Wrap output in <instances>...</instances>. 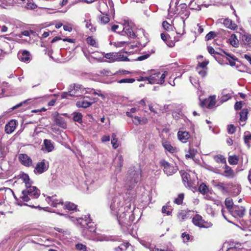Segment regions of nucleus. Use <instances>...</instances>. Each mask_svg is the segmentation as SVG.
I'll return each instance as SVG.
<instances>
[{
  "label": "nucleus",
  "mask_w": 251,
  "mask_h": 251,
  "mask_svg": "<svg viewBox=\"0 0 251 251\" xmlns=\"http://www.w3.org/2000/svg\"><path fill=\"white\" fill-rule=\"evenodd\" d=\"M244 143L248 146H250V141H251V133L249 131H246L244 135Z\"/></svg>",
  "instance_id": "obj_37"
},
{
  "label": "nucleus",
  "mask_w": 251,
  "mask_h": 251,
  "mask_svg": "<svg viewBox=\"0 0 251 251\" xmlns=\"http://www.w3.org/2000/svg\"><path fill=\"white\" fill-rule=\"evenodd\" d=\"M192 223L195 226L201 228L202 223H203V219L201 216L196 214L192 219Z\"/></svg>",
  "instance_id": "obj_23"
},
{
  "label": "nucleus",
  "mask_w": 251,
  "mask_h": 251,
  "mask_svg": "<svg viewBox=\"0 0 251 251\" xmlns=\"http://www.w3.org/2000/svg\"><path fill=\"white\" fill-rule=\"evenodd\" d=\"M222 50H220V52H218L216 51L214 49L211 47V46H208L207 47V50L208 52L211 54L213 56H214L216 59V55H221L222 56H224V55L222 54V52L221 51Z\"/></svg>",
  "instance_id": "obj_35"
},
{
  "label": "nucleus",
  "mask_w": 251,
  "mask_h": 251,
  "mask_svg": "<svg viewBox=\"0 0 251 251\" xmlns=\"http://www.w3.org/2000/svg\"><path fill=\"white\" fill-rule=\"evenodd\" d=\"M181 237L184 242H188L190 239L189 234L185 232L182 233Z\"/></svg>",
  "instance_id": "obj_59"
},
{
  "label": "nucleus",
  "mask_w": 251,
  "mask_h": 251,
  "mask_svg": "<svg viewBox=\"0 0 251 251\" xmlns=\"http://www.w3.org/2000/svg\"><path fill=\"white\" fill-rule=\"evenodd\" d=\"M177 136L178 139L183 143H186L191 136L189 132L183 130H179Z\"/></svg>",
  "instance_id": "obj_10"
},
{
  "label": "nucleus",
  "mask_w": 251,
  "mask_h": 251,
  "mask_svg": "<svg viewBox=\"0 0 251 251\" xmlns=\"http://www.w3.org/2000/svg\"><path fill=\"white\" fill-rule=\"evenodd\" d=\"M20 178L25 183L26 188H29L31 187V184L29 182L30 178L29 176L25 173H22L20 174Z\"/></svg>",
  "instance_id": "obj_24"
},
{
  "label": "nucleus",
  "mask_w": 251,
  "mask_h": 251,
  "mask_svg": "<svg viewBox=\"0 0 251 251\" xmlns=\"http://www.w3.org/2000/svg\"><path fill=\"white\" fill-rule=\"evenodd\" d=\"M49 165L48 161L43 159L41 161L38 162L34 170L35 174H41L49 169Z\"/></svg>",
  "instance_id": "obj_6"
},
{
  "label": "nucleus",
  "mask_w": 251,
  "mask_h": 251,
  "mask_svg": "<svg viewBox=\"0 0 251 251\" xmlns=\"http://www.w3.org/2000/svg\"><path fill=\"white\" fill-rule=\"evenodd\" d=\"M31 101L30 99H28L16 105L15 106H13L11 109L12 110H14L18 108L21 107V111H25V110L30 108L31 106Z\"/></svg>",
  "instance_id": "obj_11"
},
{
  "label": "nucleus",
  "mask_w": 251,
  "mask_h": 251,
  "mask_svg": "<svg viewBox=\"0 0 251 251\" xmlns=\"http://www.w3.org/2000/svg\"><path fill=\"white\" fill-rule=\"evenodd\" d=\"M47 201L53 207H56L58 204H63V202L61 199H58L56 198V196H52L51 197H48Z\"/></svg>",
  "instance_id": "obj_14"
},
{
  "label": "nucleus",
  "mask_w": 251,
  "mask_h": 251,
  "mask_svg": "<svg viewBox=\"0 0 251 251\" xmlns=\"http://www.w3.org/2000/svg\"><path fill=\"white\" fill-rule=\"evenodd\" d=\"M179 173L181 175L182 182L184 185L190 188L192 186V184L190 181V175L184 170L180 171Z\"/></svg>",
  "instance_id": "obj_12"
},
{
  "label": "nucleus",
  "mask_w": 251,
  "mask_h": 251,
  "mask_svg": "<svg viewBox=\"0 0 251 251\" xmlns=\"http://www.w3.org/2000/svg\"><path fill=\"white\" fill-rule=\"evenodd\" d=\"M165 74H161L159 72L151 74L148 76V81L151 84H163L164 82Z\"/></svg>",
  "instance_id": "obj_4"
},
{
  "label": "nucleus",
  "mask_w": 251,
  "mask_h": 251,
  "mask_svg": "<svg viewBox=\"0 0 251 251\" xmlns=\"http://www.w3.org/2000/svg\"><path fill=\"white\" fill-rule=\"evenodd\" d=\"M207 69H201V70H197L199 73V74L202 77L206 76L207 75Z\"/></svg>",
  "instance_id": "obj_61"
},
{
  "label": "nucleus",
  "mask_w": 251,
  "mask_h": 251,
  "mask_svg": "<svg viewBox=\"0 0 251 251\" xmlns=\"http://www.w3.org/2000/svg\"><path fill=\"white\" fill-rule=\"evenodd\" d=\"M135 79L134 78H123L118 81L119 83H132L135 82Z\"/></svg>",
  "instance_id": "obj_53"
},
{
  "label": "nucleus",
  "mask_w": 251,
  "mask_h": 251,
  "mask_svg": "<svg viewBox=\"0 0 251 251\" xmlns=\"http://www.w3.org/2000/svg\"><path fill=\"white\" fill-rule=\"evenodd\" d=\"M16 126V121L15 120H11L5 126V131L6 133L10 134L15 129Z\"/></svg>",
  "instance_id": "obj_16"
},
{
  "label": "nucleus",
  "mask_w": 251,
  "mask_h": 251,
  "mask_svg": "<svg viewBox=\"0 0 251 251\" xmlns=\"http://www.w3.org/2000/svg\"><path fill=\"white\" fill-rule=\"evenodd\" d=\"M82 115L80 113H74V115L73 117V120L75 122H77L79 123H81L82 122Z\"/></svg>",
  "instance_id": "obj_48"
},
{
  "label": "nucleus",
  "mask_w": 251,
  "mask_h": 251,
  "mask_svg": "<svg viewBox=\"0 0 251 251\" xmlns=\"http://www.w3.org/2000/svg\"><path fill=\"white\" fill-rule=\"evenodd\" d=\"M249 110L247 108H244L240 112V121L241 122H246L248 119Z\"/></svg>",
  "instance_id": "obj_33"
},
{
  "label": "nucleus",
  "mask_w": 251,
  "mask_h": 251,
  "mask_svg": "<svg viewBox=\"0 0 251 251\" xmlns=\"http://www.w3.org/2000/svg\"><path fill=\"white\" fill-rule=\"evenodd\" d=\"M75 249L79 251H87V247L85 245L81 244L78 243L75 246Z\"/></svg>",
  "instance_id": "obj_50"
},
{
  "label": "nucleus",
  "mask_w": 251,
  "mask_h": 251,
  "mask_svg": "<svg viewBox=\"0 0 251 251\" xmlns=\"http://www.w3.org/2000/svg\"><path fill=\"white\" fill-rule=\"evenodd\" d=\"M85 22H86V27L87 28H89L92 32H93L96 31V28L93 27V25L90 20L89 21H85Z\"/></svg>",
  "instance_id": "obj_56"
},
{
  "label": "nucleus",
  "mask_w": 251,
  "mask_h": 251,
  "mask_svg": "<svg viewBox=\"0 0 251 251\" xmlns=\"http://www.w3.org/2000/svg\"><path fill=\"white\" fill-rule=\"evenodd\" d=\"M242 101H237L234 105V109L235 110H240L242 107Z\"/></svg>",
  "instance_id": "obj_60"
},
{
  "label": "nucleus",
  "mask_w": 251,
  "mask_h": 251,
  "mask_svg": "<svg viewBox=\"0 0 251 251\" xmlns=\"http://www.w3.org/2000/svg\"><path fill=\"white\" fill-rule=\"evenodd\" d=\"M40 195V191L35 186H32V196L37 198Z\"/></svg>",
  "instance_id": "obj_51"
},
{
  "label": "nucleus",
  "mask_w": 251,
  "mask_h": 251,
  "mask_svg": "<svg viewBox=\"0 0 251 251\" xmlns=\"http://www.w3.org/2000/svg\"><path fill=\"white\" fill-rule=\"evenodd\" d=\"M117 135L115 133H113L112 135L111 144H112L113 148L115 149L118 147V139L116 137Z\"/></svg>",
  "instance_id": "obj_46"
},
{
  "label": "nucleus",
  "mask_w": 251,
  "mask_h": 251,
  "mask_svg": "<svg viewBox=\"0 0 251 251\" xmlns=\"http://www.w3.org/2000/svg\"><path fill=\"white\" fill-rule=\"evenodd\" d=\"M44 145L46 150L48 152H50L54 149V146L50 140L45 139L44 140Z\"/></svg>",
  "instance_id": "obj_29"
},
{
  "label": "nucleus",
  "mask_w": 251,
  "mask_h": 251,
  "mask_svg": "<svg viewBox=\"0 0 251 251\" xmlns=\"http://www.w3.org/2000/svg\"><path fill=\"white\" fill-rule=\"evenodd\" d=\"M208 100L207 99H205L201 101L200 103V105L202 107H206L208 108Z\"/></svg>",
  "instance_id": "obj_62"
},
{
  "label": "nucleus",
  "mask_w": 251,
  "mask_h": 251,
  "mask_svg": "<svg viewBox=\"0 0 251 251\" xmlns=\"http://www.w3.org/2000/svg\"><path fill=\"white\" fill-rule=\"evenodd\" d=\"M229 185V183L225 184L223 182H219L217 184L216 186L218 187L219 189L223 191H226Z\"/></svg>",
  "instance_id": "obj_45"
},
{
  "label": "nucleus",
  "mask_w": 251,
  "mask_h": 251,
  "mask_svg": "<svg viewBox=\"0 0 251 251\" xmlns=\"http://www.w3.org/2000/svg\"><path fill=\"white\" fill-rule=\"evenodd\" d=\"M160 167L163 168V171L167 176H171L176 173L177 170V166H174L172 164L162 159L159 161Z\"/></svg>",
  "instance_id": "obj_2"
},
{
  "label": "nucleus",
  "mask_w": 251,
  "mask_h": 251,
  "mask_svg": "<svg viewBox=\"0 0 251 251\" xmlns=\"http://www.w3.org/2000/svg\"><path fill=\"white\" fill-rule=\"evenodd\" d=\"M63 205H64V209L69 211L76 212L78 210L77 205L71 201H66L65 203H63Z\"/></svg>",
  "instance_id": "obj_22"
},
{
  "label": "nucleus",
  "mask_w": 251,
  "mask_h": 251,
  "mask_svg": "<svg viewBox=\"0 0 251 251\" xmlns=\"http://www.w3.org/2000/svg\"><path fill=\"white\" fill-rule=\"evenodd\" d=\"M221 51L226 55L225 58L228 61L229 64L231 66H234L236 65L235 61L237 60L235 57L234 55H231V54L228 53L224 50H221Z\"/></svg>",
  "instance_id": "obj_21"
},
{
  "label": "nucleus",
  "mask_w": 251,
  "mask_h": 251,
  "mask_svg": "<svg viewBox=\"0 0 251 251\" xmlns=\"http://www.w3.org/2000/svg\"><path fill=\"white\" fill-rule=\"evenodd\" d=\"M213 226V224L211 222H208L207 221H205L203 220V223L202 224V226L201 228H210Z\"/></svg>",
  "instance_id": "obj_58"
},
{
  "label": "nucleus",
  "mask_w": 251,
  "mask_h": 251,
  "mask_svg": "<svg viewBox=\"0 0 251 251\" xmlns=\"http://www.w3.org/2000/svg\"><path fill=\"white\" fill-rule=\"evenodd\" d=\"M216 36V34L214 31H210L205 36V40L207 41L213 39Z\"/></svg>",
  "instance_id": "obj_55"
},
{
  "label": "nucleus",
  "mask_w": 251,
  "mask_h": 251,
  "mask_svg": "<svg viewBox=\"0 0 251 251\" xmlns=\"http://www.w3.org/2000/svg\"><path fill=\"white\" fill-rule=\"evenodd\" d=\"M54 122L56 125L62 128H66L67 127V124L65 121L58 113H57L54 117Z\"/></svg>",
  "instance_id": "obj_17"
},
{
  "label": "nucleus",
  "mask_w": 251,
  "mask_h": 251,
  "mask_svg": "<svg viewBox=\"0 0 251 251\" xmlns=\"http://www.w3.org/2000/svg\"><path fill=\"white\" fill-rule=\"evenodd\" d=\"M229 43L234 47H237L239 44V41L237 36L235 34H232L229 38Z\"/></svg>",
  "instance_id": "obj_32"
},
{
  "label": "nucleus",
  "mask_w": 251,
  "mask_h": 251,
  "mask_svg": "<svg viewBox=\"0 0 251 251\" xmlns=\"http://www.w3.org/2000/svg\"><path fill=\"white\" fill-rule=\"evenodd\" d=\"M223 24L226 27L230 29L235 30L237 29V25L229 18L224 19Z\"/></svg>",
  "instance_id": "obj_18"
},
{
  "label": "nucleus",
  "mask_w": 251,
  "mask_h": 251,
  "mask_svg": "<svg viewBox=\"0 0 251 251\" xmlns=\"http://www.w3.org/2000/svg\"><path fill=\"white\" fill-rule=\"evenodd\" d=\"M116 57V61H127L129 60L127 56H125L121 53L117 52Z\"/></svg>",
  "instance_id": "obj_44"
},
{
  "label": "nucleus",
  "mask_w": 251,
  "mask_h": 251,
  "mask_svg": "<svg viewBox=\"0 0 251 251\" xmlns=\"http://www.w3.org/2000/svg\"><path fill=\"white\" fill-rule=\"evenodd\" d=\"M184 198V195L183 193L179 194L177 197L175 199L174 202L177 205L181 204L183 202V201Z\"/></svg>",
  "instance_id": "obj_43"
},
{
  "label": "nucleus",
  "mask_w": 251,
  "mask_h": 251,
  "mask_svg": "<svg viewBox=\"0 0 251 251\" xmlns=\"http://www.w3.org/2000/svg\"><path fill=\"white\" fill-rule=\"evenodd\" d=\"M138 110V109L135 107L132 108L130 109V111H127L126 112V115L127 116L134 118V116L132 115L133 113H134L136 111Z\"/></svg>",
  "instance_id": "obj_54"
},
{
  "label": "nucleus",
  "mask_w": 251,
  "mask_h": 251,
  "mask_svg": "<svg viewBox=\"0 0 251 251\" xmlns=\"http://www.w3.org/2000/svg\"><path fill=\"white\" fill-rule=\"evenodd\" d=\"M162 145L163 148L170 153H174L177 152V149L175 147L171 145L170 143L167 141H164L162 142Z\"/></svg>",
  "instance_id": "obj_15"
},
{
  "label": "nucleus",
  "mask_w": 251,
  "mask_h": 251,
  "mask_svg": "<svg viewBox=\"0 0 251 251\" xmlns=\"http://www.w3.org/2000/svg\"><path fill=\"white\" fill-rule=\"evenodd\" d=\"M117 52H110L105 54L104 57L105 58L110 60L112 62L116 61V56Z\"/></svg>",
  "instance_id": "obj_40"
},
{
  "label": "nucleus",
  "mask_w": 251,
  "mask_h": 251,
  "mask_svg": "<svg viewBox=\"0 0 251 251\" xmlns=\"http://www.w3.org/2000/svg\"><path fill=\"white\" fill-rule=\"evenodd\" d=\"M101 14L99 16V19L101 24L105 25L110 21L109 16L107 14L102 13L101 11Z\"/></svg>",
  "instance_id": "obj_25"
},
{
  "label": "nucleus",
  "mask_w": 251,
  "mask_h": 251,
  "mask_svg": "<svg viewBox=\"0 0 251 251\" xmlns=\"http://www.w3.org/2000/svg\"><path fill=\"white\" fill-rule=\"evenodd\" d=\"M242 40L243 44L246 47H251V35H243L242 37Z\"/></svg>",
  "instance_id": "obj_27"
},
{
  "label": "nucleus",
  "mask_w": 251,
  "mask_h": 251,
  "mask_svg": "<svg viewBox=\"0 0 251 251\" xmlns=\"http://www.w3.org/2000/svg\"><path fill=\"white\" fill-rule=\"evenodd\" d=\"M225 205L229 212L232 209V208L235 205H233L232 199L230 198H226V199L225 200Z\"/></svg>",
  "instance_id": "obj_36"
},
{
  "label": "nucleus",
  "mask_w": 251,
  "mask_h": 251,
  "mask_svg": "<svg viewBox=\"0 0 251 251\" xmlns=\"http://www.w3.org/2000/svg\"><path fill=\"white\" fill-rule=\"evenodd\" d=\"M31 196V187L27 188L22 191V195L20 196V199L22 200V201H20L17 203L19 205H28L31 206V205L25 203V202H28L30 200V197Z\"/></svg>",
  "instance_id": "obj_5"
},
{
  "label": "nucleus",
  "mask_w": 251,
  "mask_h": 251,
  "mask_svg": "<svg viewBox=\"0 0 251 251\" xmlns=\"http://www.w3.org/2000/svg\"><path fill=\"white\" fill-rule=\"evenodd\" d=\"M160 36L161 39L164 41H167L168 38L170 37V36L168 34L165 33H161Z\"/></svg>",
  "instance_id": "obj_64"
},
{
  "label": "nucleus",
  "mask_w": 251,
  "mask_h": 251,
  "mask_svg": "<svg viewBox=\"0 0 251 251\" xmlns=\"http://www.w3.org/2000/svg\"><path fill=\"white\" fill-rule=\"evenodd\" d=\"M214 159L217 163H221L226 164V159L223 155L218 154L214 157Z\"/></svg>",
  "instance_id": "obj_38"
},
{
  "label": "nucleus",
  "mask_w": 251,
  "mask_h": 251,
  "mask_svg": "<svg viewBox=\"0 0 251 251\" xmlns=\"http://www.w3.org/2000/svg\"><path fill=\"white\" fill-rule=\"evenodd\" d=\"M87 44L93 47H97V44L95 39L92 36H89L86 38Z\"/></svg>",
  "instance_id": "obj_47"
},
{
  "label": "nucleus",
  "mask_w": 251,
  "mask_h": 251,
  "mask_svg": "<svg viewBox=\"0 0 251 251\" xmlns=\"http://www.w3.org/2000/svg\"><path fill=\"white\" fill-rule=\"evenodd\" d=\"M130 175L132 176L131 181H132L134 184L137 183L140 179V173L138 171L133 170L131 171Z\"/></svg>",
  "instance_id": "obj_28"
},
{
  "label": "nucleus",
  "mask_w": 251,
  "mask_h": 251,
  "mask_svg": "<svg viewBox=\"0 0 251 251\" xmlns=\"http://www.w3.org/2000/svg\"><path fill=\"white\" fill-rule=\"evenodd\" d=\"M190 211L188 210H180L177 215L178 218L181 221L184 220L188 218V213L190 212Z\"/></svg>",
  "instance_id": "obj_26"
},
{
  "label": "nucleus",
  "mask_w": 251,
  "mask_h": 251,
  "mask_svg": "<svg viewBox=\"0 0 251 251\" xmlns=\"http://www.w3.org/2000/svg\"><path fill=\"white\" fill-rule=\"evenodd\" d=\"M79 223L83 228V233L89 235V232L92 233L95 231L96 228L94 223L91 221L88 218H80L79 221Z\"/></svg>",
  "instance_id": "obj_1"
},
{
  "label": "nucleus",
  "mask_w": 251,
  "mask_h": 251,
  "mask_svg": "<svg viewBox=\"0 0 251 251\" xmlns=\"http://www.w3.org/2000/svg\"><path fill=\"white\" fill-rule=\"evenodd\" d=\"M236 127L232 124L228 125L227 127V132L229 134H233L235 132Z\"/></svg>",
  "instance_id": "obj_52"
},
{
  "label": "nucleus",
  "mask_w": 251,
  "mask_h": 251,
  "mask_svg": "<svg viewBox=\"0 0 251 251\" xmlns=\"http://www.w3.org/2000/svg\"><path fill=\"white\" fill-rule=\"evenodd\" d=\"M122 35H127L132 38H134L135 37V34L133 32L131 27L129 25L128 23L125 24L124 26L123 27L121 31L117 32Z\"/></svg>",
  "instance_id": "obj_8"
},
{
  "label": "nucleus",
  "mask_w": 251,
  "mask_h": 251,
  "mask_svg": "<svg viewBox=\"0 0 251 251\" xmlns=\"http://www.w3.org/2000/svg\"><path fill=\"white\" fill-rule=\"evenodd\" d=\"M127 248V246L126 244H122L119 246L117 248H115L114 249V251H123L125 250H126Z\"/></svg>",
  "instance_id": "obj_57"
},
{
  "label": "nucleus",
  "mask_w": 251,
  "mask_h": 251,
  "mask_svg": "<svg viewBox=\"0 0 251 251\" xmlns=\"http://www.w3.org/2000/svg\"><path fill=\"white\" fill-rule=\"evenodd\" d=\"M19 159L21 163L25 166H29L31 164V160L30 158L26 154H19Z\"/></svg>",
  "instance_id": "obj_13"
},
{
  "label": "nucleus",
  "mask_w": 251,
  "mask_h": 251,
  "mask_svg": "<svg viewBox=\"0 0 251 251\" xmlns=\"http://www.w3.org/2000/svg\"><path fill=\"white\" fill-rule=\"evenodd\" d=\"M69 92L71 93V97H79L86 91V88L83 87L82 85L74 83L71 84L69 87Z\"/></svg>",
  "instance_id": "obj_3"
},
{
  "label": "nucleus",
  "mask_w": 251,
  "mask_h": 251,
  "mask_svg": "<svg viewBox=\"0 0 251 251\" xmlns=\"http://www.w3.org/2000/svg\"><path fill=\"white\" fill-rule=\"evenodd\" d=\"M162 26L165 29L168 30L171 26V25L166 21H165L162 23Z\"/></svg>",
  "instance_id": "obj_63"
},
{
  "label": "nucleus",
  "mask_w": 251,
  "mask_h": 251,
  "mask_svg": "<svg viewBox=\"0 0 251 251\" xmlns=\"http://www.w3.org/2000/svg\"><path fill=\"white\" fill-rule=\"evenodd\" d=\"M208 100V108H211L216 104V99L214 96H210L207 99Z\"/></svg>",
  "instance_id": "obj_41"
},
{
  "label": "nucleus",
  "mask_w": 251,
  "mask_h": 251,
  "mask_svg": "<svg viewBox=\"0 0 251 251\" xmlns=\"http://www.w3.org/2000/svg\"><path fill=\"white\" fill-rule=\"evenodd\" d=\"M199 192L202 195H205L209 192L208 186L204 182L201 183L199 187Z\"/></svg>",
  "instance_id": "obj_31"
},
{
  "label": "nucleus",
  "mask_w": 251,
  "mask_h": 251,
  "mask_svg": "<svg viewBox=\"0 0 251 251\" xmlns=\"http://www.w3.org/2000/svg\"><path fill=\"white\" fill-rule=\"evenodd\" d=\"M188 153L186 154L185 156V158L188 159H193L196 154L197 151L193 148H190L188 151Z\"/></svg>",
  "instance_id": "obj_39"
},
{
  "label": "nucleus",
  "mask_w": 251,
  "mask_h": 251,
  "mask_svg": "<svg viewBox=\"0 0 251 251\" xmlns=\"http://www.w3.org/2000/svg\"><path fill=\"white\" fill-rule=\"evenodd\" d=\"M239 157L237 155H229L228 157V161L231 165H236L238 164Z\"/></svg>",
  "instance_id": "obj_30"
},
{
  "label": "nucleus",
  "mask_w": 251,
  "mask_h": 251,
  "mask_svg": "<svg viewBox=\"0 0 251 251\" xmlns=\"http://www.w3.org/2000/svg\"><path fill=\"white\" fill-rule=\"evenodd\" d=\"M99 74L101 75L110 76L117 74V72L112 73L111 71L107 69H103L99 71Z\"/></svg>",
  "instance_id": "obj_42"
},
{
  "label": "nucleus",
  "mask_w": 251,
  "mask_h": 251,
  "mask_svg": "<svg viewBox=\"0 0 251 251\" xmlns=\"http://www.w3.org/2000/svg\"><path fill=\"white\" fill-rule=\"evenodd\" d=\"M224 172L222 175L228 179L234 178L235 176V173L231 167L226 164L223 167Z\"/></svg>",
  "instance_id": "obj_9"
},
{
  "label": "nucleus",
  "mask_w": 251,
  "mask_h": 251,
  "mask_svg": "<svg viewBox=\"0 0 251 251\" xmlns=\"http://www.w3.org/2000/svg\"><path fill=\"white\" fill-rule=\"evenodd\" d=\"M208 61H203L201 63H199L196 68L197 70H199L201 68L202 69H207V65H208Z\"/></svg>",
  "instance_id": "obj_49"
},
{
  "label": "nucleus",
  "mask_w": 251,
  "mask_h": 251,
  "mask_svg": "<svg viewBox=\"0 0 251 251\" xmlns=\"http://www.w3.org/2000/svg\"><path fill=\"white\" fill-rule=\"evenodd\" d=\"M92 104V102L82 100L77 101L76 103V105L77 107H83L86 108L90 106Z\"/></svg>",
  "instance_id": "obj_34"
},
{
  "label": "nucleus",
  "mask_w": 251,
  "mask_h": 251,
  "mask_svg": "<svg viewBox=\"0 0 251 251\" xmlns=\"http://www.w3.org/2000/svg\"><path fill=\"white\" fill-rule=\"evenodd\" d=\"M132 122L136 126H138L139 125H143L148 123V120L146 117H140L135 116L134 118L132 119Z\"/></svg>",
  "instance_id": "obj_19"
},
{
  "label": "nucleus",
  "mask_w": 251,
  "mask_h": 251,
  "mask_svg": "<svg viewBox=\"0 0 251 251\" xmlns=\"http://www.w3.org/2000/svg\"><path fill=\"white\" fill-rule=\"evenodd\" d=\"M229 213L235 218H242L245 215V209L243 206L234 205Z\"/></svg>",
  "instance_id": "obj_7"
},
{
  "label": "nucleus",
  "mask_w": 251,
  "mask_h": 251,
  "mask_svg": "<svg viewBox=\"0 0 251 251\" xmlns=\"http://www.w3.org/2000/svg\"><path fill=\"white\" fill-rule=\"evenodd\" d=\"M29 55L30 52L29 51L24 50L19 52L18 57L20 60L24 62H28L29 61Z\"/></svg>",
  "instance_id": "obj_20"
}]
</instances>
